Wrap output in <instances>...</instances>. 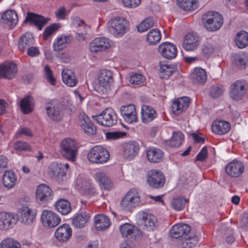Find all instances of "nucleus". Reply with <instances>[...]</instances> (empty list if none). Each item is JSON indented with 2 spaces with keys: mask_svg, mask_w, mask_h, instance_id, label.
<instances>
[{
  "mask_svg": "<svg viewBox=\"0 0 248 248\" xmlns=\"http://www.w3.org/2000/svg\"><path fill=\"white\" fill-rule=\"evenodd\" d=\"M230 96L234 100L241 99L247 90V85L244 81L237 80L230 86Z\"/></svg>",
  "mask_w": 248,
  "mask_h": 248,
  "instance_id": "nucleus-9",
  "label": "nucleus"
},
{
  "mask_svg": "<svg viewBox=\"0 0 248 248\" xmlns=\"http://www.w3.org/2000/svg\"><path fill=\"white\" fill-rule=\"evenodd\" d=\"M120 112L123 118L127 123L131 124L137 121L136 108L133 104L121 107Z\"/></svg>",
  "mask_w": 248,
  "mask_h": 248,
  "instance_id": "nucleus-17",
  "label": "nucleus"
},
{
  "mask_svg": "<svg viewBox=\"0 0 248 248\" xmlns=\"http://www.w3.org/2000/svg\"><path fill=\"white\" fill-rule=\"evenodd\" d=\"M140 197L136 189H131L122 200L120 205L122 210L130 211L140 203Z\"/></svg>",
  "mask_w": 248,
  "mask_h": 248,
  "instance_id": "nucleus-6",
  "label": "nucleus"
},
{
  "mask_svg": "<svg viewBox=\"0 0 248 248\" xmlns=\"http://www.w3.org/2000/svg\"><path fill=\"white\" fill-rule=\"evenodd\" d=\"M224 92L223 87L221 85L212 86L210 88L209 94L213 98L219 97Z\"/></svg>",
  "mask_w": 248,
  "mask_h": 248,
  "instance_id": "nucleus-56",
  "label": "nucleus"
},
{
  "mask_svg": "<svg viewBox=\"0 0 248 248\" xmlns=\"http://www.w3.org/2000/svg\"><path fill=\"white\" fill-rule=\"evenodd\" d=\"M200 42V37L196 34L188 33L184 40L183 46L186 51H193L199 46Z\"/></svg>",
  "mask_w": 248,
  "mask_h": 248,
  "instance_id": "nucleus-18",
  "label": "nucleus"
},
{
  "mask_svg": "<svg viewBox=\"0 0 248 248\" xmlns=\"http://www.w3.org/2000/svg\"><path fill=\"white\" fill-rule=\"evenodd\" d=\"M34 43V38L30 32H26L22 34L20 37L18 43V48L21 52H24Z\"/></svg>",
  "mask_w": 248,
  "mask_h": 248,
  "instance_id": "nucleus-29",
  "label": "nucleus"
},
{
  "mask_svg": "<svg viewBox=\"0 0 248 248\" xmlns=\"http://www.w3.org/2000/svg\"><path fill=\"white\" fill-rule=\"evenodd\" d=\"M92 118L99 124L106 127L112 126L117 123V116L110 108H106L99 114L92 116Z\"/></svg>",
  "mask_w": 248,
  "mask_h": 248,
  "instance_id": "nucleus-3",
  "label": "nucleus"
},
{
  "mask_svg": "<svg viewBox=\"0 0 248 248\" xmlns=\"http://www.w3.org/2000/svg\"><path fill=\"white\" fill-rule=\"evenodd\" d=\"M73 23L75 26L83 27L84 29H87L89 28L84 23L83 20L78 17H76L73 19Z\"/></svg>",
  "mask_w": 248,
  "mask_h": 248,
  "instance_id": "nucleus-64",
  "label": "nucleus"
},
{
  "mask_svg": "<svg viewBox=\"0 0 248 248\" xmlns=\"http://www.w3.org/2000/svg\"><path fill=\"white\" fill-rule=\"evenodd\" d=\"M17 71V66L13 62H5L0 65L1 78L12 79L16 76Z\"/></svg>",
  "mask_w": 248,
  "mask_h": 248,
  "instance_id": "nucleus-15",
  "label": "nucleus"
},
{
  "mask_svg": "<svg viewBox=\"0 0 248 248\" xmlns=\"http://www.w3.org/2000/svg\"><path fill=\"white\" fill-rule=\"evenodd\" d=\"M176 70V67L174 65L168 64H161L160 66V76L161 78H168L172 73Z\"/></svg>",
  "mask_w": 248,
  "mask_h": 248,
  "instance_id": "nucleus-50",
  "label": "nucleus"
},
{
  "mask_svg": "<svg viewBox=\"0 0 248 248\" xmlns=\"http://www.w3.org/2000/svg\"><path fill=\"white\" fill-rule=\"evenodd\" d=\"M190 99L188 97H183L175 100L171 106V110L175 115H179L189 106Z\"/></svg>",
  "mask_w": 248,
  "mask_h": 248,
  "instance_id": "nucleus-27",
  "label": "nucleus"
},
{
  "mask_svg": "<svg viewBox=\"0 0 248 248\" xmlns=\"http://www.w3.org/2000/svg\"><path fill=\"white\" fill-rule=\"evenodd\" d=\"M99 87L97 91L102 94H107L110 91L114 83L113 73L108 69L100 70L98 74Z\"/></svg>",
  "mask_w": 248,
  "mask_h": 248,
  "instance_id": "nucleus-2",
  "label": "nucleus"
},
{
  "mask_svg": "<svg viewBox=\"0 0 248 248\" xmlns=\"http://www.w3.org/2000/svg\"><path fill=\"white\" fill-rule=\"evenodd\" d=\"M110 46L109 40L105 37H99L94 39L89 45L91 52L96 53L106 50Z\"/></svg>",
  "mask_w": 248,
  "mask_h": 248,
  "instance_id": "nucleus-22",
  "label": "nucleus"
},
{
  "mask_svg": "<svg viewBox=\"0 0 248 248\" xmlns=\"http://www.w3.org/2000/svg\"><path fill=\"white\" fill-rule=\"evenodd\" d=\"M46 78L47 81L52 85L56 84V79L53 77L52 72L48 65H46L44 68Z\"/></svg>",
  "mask_w": 248,
  "mask_h": 248,
  "instance_id": "nucleus-59",
  "label": "nucleus"
},
{
  "mask_svg": "<svg viewBox=\"0 0 248 248\" xmlns=\"http://www.w3.org/2000/svg\"><path fill=\"white\" fill-rule=\"evenodd\" d=\"M247 60V57L243 53L235 54L233 56V61L238 68L241 69L245 68Z\"/></svg>",
  "mask_w": 248,
  "mask_h": 248,
  "instance_id": "nucleus-51",
  "label": "nucleus"
},
{
  "mask_svg": "<svg viewBox=\"0 0 248 248\" xmlns=\"http://www.w3.org/2000/svg\"><path fill=\"white\" fill-rule=\"evenodd\" d=\"M41 220L44 226L48 228L55 227L61 222V218L56 213L48 210L42 212Z\"/></svg>",
  "mask_w": 248,
  "mask_h": 248,
  "instance_id": "nucleus-14",
  "label": "nucleus"
},
{
  "mask_svg": "<svg viewBox=\"0 0 248 248\" xmlns=\"http://www.w3.org/2000/svg\"><path fill=\"white\" fill-rule=\"evenodd\" d=\"M78 145L76 141L71 138L63 140L60 145V153L61 155L69 161H74L76 159Z\"/></svg>",
  "mask_w": 248,
  "mask_h": 248,
  "instance_id": "nucleus-4",
  "label": "nucleus"
},
{
  "mask_svg": "<svg viewBox=\"0 0 248 248\" xmlns=\"http://www.w3.org/2000/svg\"><path fill=\"white\" fill-rule=\"evenodd\" d=\"M1 248H20V244L16 240L11 238H7L0 243Z\"/></svg>",
  "mask_w": 248,
  "mask_h": 248,
  "instance_id": "nucleus-53",
  "label": "nucleus"
},
{
  "mask_svg": "<svg viewBox=\"0 0 248 248\" xmlns=\"http://www.w3.org/2000/svg\"><path fill=\"white\" fill-rule=\"evenodd\" d=\"M148 160L150 162L159 163L162 160L163 153L157 148H150L146 152Z\"/></svg>",
  "mask_w": 248,
  "mask_h": 248,
  "instance_id": "nucleus-37",
  "label": "nucleus"
},
{
  "mask_svg": "<svg viewBox=\"0 0 248 248\" xmlns=\"http://www.w3.org/2000/svg\"><path fill=\"white\" fill-rule=\"evenodd\" d=\"M155 24L154 20L152 18H147L144 20L142 21L138 26L137 29L138 31L142 32L146 31L151 27H152Z\"/></svg>",
  "mask_w": 248,
  "mask_h": 248,
  "instance_id": "nucleus-54",
  "label": "nucleus"
},
{
  "mask_svg": "<svg viewBox=\"0 0 248 248\" xmlns=\"http://www.w3.org/2000/svg\"><path fill=\"white\" fill-rule=\"evenodd\" d=\"M1 23L8 25L11 28L14 27L18 22L17 13L12 10H7L1 16Z\"/></svg>",
  "mask_w": 248,
  "mask_h": 248,
  "instance_id": "nucleus-28",
  "label": "nucleus"
},
{
  "mask_svg": "<svg viewBox=\"0 0 248 248\" xmlns=\"http://www.w3.org/2000/svg\"><path fill=\"white\" fill-rule=\"evenodd\" d=\"M48 172L51 177L58 181H62L63 177L65 176L64 166L62 163L53 162L49 167Z\"/></svg>",
  "mask_w": 248,
  "mask_h": 248,
  "instance_id": "nucleus-24",
  "label": "nucleus"
},
{
  "mask_svg": "<svg viewBox=\"0 0 248 248\" xmlns=\"http://www.w3.org/2000/svg\"><path fill=\"white\" fill-rule=\"evenodd\" d=\"M208 156V153L207 148L204 147L201 151L196 156V161H204Z\"/></svg>",
  "mask_w": 248,
  "mask_h": 248,
  "instance_id": "nucleus-62",
  "label": "nucleus"
},
{
  "mask_svg": "<svg viewBox=\"0 0 248 248\" xmlns=\"http://www.w3.org/2000/svg\"><path fill=\"white\" fill-rule=\"evenodd\" d=\"M124 5L126 7L134 8L140 3V0H123Z\"/></svg>",
  "mask_w": 248,
  "mask_h": 248,
  "instance_id": "nucleus-63",
  "label": "nucleus"
},
{
  "mask_svg": "<svg viewBox=\"0 0 248 248\" xmlns=\"http://www.w3.org/2000/svg\"><path fill=\"white\" fill-rule=\"evenodd\" d=\"M161 38L160 31L157 29H152L147 34V41L150 45H155L159 42Z\"/></svg>",
  "mask_w": 248,
  "mask_h": 248,
  "instance_id": "nucleus-49",
  "label": "nucleus"
},
{
  "mask_svg": "<svg viewBox=\"0 0 248 248\" xmlns=\"http://www.w3.org/2000/svg\"><path fill=\"white\" fill-rule=\"evenodd\" d=\"M199 239L197 235H189L188 237H184L180 240L179 246L182 248H192L198 243Z\"/></svg>",
  "mask_w": 248,
  "mask_h": 248,
  "instance_id": "nucleus-42",
  "label": "nucleus"
},
{
  "mask_svg": "<svg viewBox=\"0 0 248 248\" xmlns=\"http://www.w3.org/2000/svg\"><path fill=\"white\" fill-rule=\"evenodd\" d=\"M137 217L139 225L144 229L153 230L155 228L157 220L154 216L145 212H140L138 214Z\"/></svg>",
  "mask_w": 248,
  "mask_h": 248,
  "instance_id": "nucleus-10",
  "label": "nucleus"
},
{
  "mask_svg": "<svg viewBox=\"0 0 248 248\" xmlns=\"http://www.w3.org/2000/svg\"><path fill=\"white\" fill-rule=\"evenodd\" d=\"M215 47L212 43L209 41L204 42L201 46L202 54L206 57L210 56L214 52Z\"/></svg>",
  "mask_w": 248,
  "mask_h": 248,
  "instance_id": "nucleus-55",
  "label": "nucleus"
},
{
  "mask_svg": "<svg viewBox=\"0 0 248 248\" xmlns=\"http://www.w3.org/2000/svg\"><path fill=\"white\" fill-rule=\"evenodd\" d=\"M56 209L63 215H67L71 211L70 202L65 199H60L55 204Z\"/></svg>",
  "mask_w": 248,
  "mask_h": 248,
  "instance_id": "nucleus-40",
  "label": "nucleus"
},
{
  "mask_svg": "<svg viewBox=\"0 0 248 248\" xmlns=\"http://www.w3.org/2000/svg\"><path fill=\"white\" fill-rule=\"evenodd\" d=\"M120 231L123 237L130 241L138 239L141 233L139 229L129 223H124L120 226Z\"/></svg>",
  "mask_w": 248,
  "mask_h": 248,
  "instance_id": "nucleus-11",
  "label": "nucleus"
},
{
  "mask_svg": "<svg viewBox=\"0 0 248 248\" xmlns=\"http://www.w3.org/2000/svg\"><path fill=\"white\" fill-rule=\"evenodd\" d=\"M165 177L160 170H151L148 172L147 182L152 187L159 188L163 186Z\"/></svg>",
  "mask_w": 248,
  "mask_h": 248,
  "instance_id": "nucleus-13",
  "label": "nucleus"
},
{
  "mask_svg": "<svg viewBox=\"0 0 248 248\" xmlns=\"http://www.w3.org/2000/svg\"><path fill=\"white\" fill-rule=\"evenodd\" d=\"M180 8L184 11H192L198 7L197 0H177Z\"/></svg>",
  "mask_w": 248,
  "mask_h": 248,
  "instance_id": "nucleus-47",
  "label": "nucleus"
},
{
  "mask_svg": "<svg viewBox=\"0 0 248 248\" xmlns=\"http://www.w3.org/2000/svg\"><path fill=\"white\" fill-rule=\"evenodd\" d=\"M48 117L54 121H59L62 117L60 105H56L52 107H47L46 108Z\"/></svg>",
  "mask_w": 248,
  "mask_h": 248,
  "instance_id": "nucleus-39",
  "label": "nucleus"
},
{
  "mask_svg": "<svg viewBox=\"0 0 248 248\" xmlns=\"http://www.w3.org/2000/svg\"><path fill=\"white\" fill-rule=\"evenodd\" d=\"M87 157L88 160L93 163L103 164L108 161L109 158V153L104 147L96 146L90 150Z\"/></svg>",
  "mask_w": 248,
  "mask_h": 248,
  "instance_id": "nucleus-5",
  "label": "nucleus"
},
{
  "mask_svg": "<svg viewBox=\"0 0 248 248\" xmlns=\"http://www.w3.org/2000/svg\"><path fill=\"white\" fill-rule=\"evenodd\" d=\"M20 108L24 114L31 113L33 110V98L30 96H27L20 101Z\"/></svg>",
  "mask_w": 248,
  "mask_h": 248,
  "instance_id": "nucleus-45",
  "label": "nucleus"
},
{
  "mask_svg": "<svg viewBox=\"0 0 248 248\" xmlns=\"http://www.w3.org/2000/svg\"><path fill=\"white\" fill-rule=\"evenodd\" d=\"M21 222L25 224L30 225L34 221L36 217V212L27 206H22L18 211Z\"/></svg>",
  "mask_w": 248,
  "mask_h": 248,
  "instance_id": "nucleus-20",
  "label": "nucleus"
},
{
  "mask_svg": "<svg viewBox=\"0 0 248 248\" xmlns=\"http://www.w3.org/2000/svg\"><path fill=\"white\" fill-rule=\"evenodd\" d=\"M16 221V219L13 214L6 212L0 213V229L8 230L15 225Z\"/></svg>",
  "mask_w": 248,
  "mask_h": 248,
  "instance_id": "nucleus-25",
  "label": "nucleus"
},
{
  "mask_svg": "<svg viewBox=\"0 0 248 248\" xmlns=\"http://www.w3.org/2000/svg\"><path fill=\"white\" fill-rule=\"evenodd\" d=\"M190 231V226L186 224H177L171 227L170 231V236L174 238H184L187 236Z\"/></svg>",
  "mask_w": 248,
  "mask_h": 248,
  "instance_id": "nucleus-21",
  "label": "nucleus"
},
{
  "mask_svg": "<svg viewBox=\"0 0 248 248\" xmlns=\"http://www.w3.org/2000/svg\"><path fill=\"white\" fill-rule=\"evenodd\" d=\"M124 155L131 159L137 155L140 149L139 144L135 141H130L124 144Z\"/></svg>",
  "mask_w": 248,
  "mask_h": 248,
  "instance_id": "nucleus-30",
  "label": "nucleus"
},
{
  "mask_svg": "<svg viewBox=\"0 0 248 248\" xmlns=\"http://www.w3.org/2000/svg\"><path fill=\"white\" fill-rule=\"evenodd\" d=\"M14 148L15 150L19 151H27L31 149L29 144L23 141H16L14 143Z\"/></svg>",
  "mask_w": 248,
  "mask_h": 248,
  "instance_id": "nucleus-58",
  "label": "nucleus"
},
{
  "mask_svg": "<svg viewBox=\"0 0 248 248\" xmlns=\"http://www.w3.org/2000/svg\"><path fill=\"white\" fill-rule=\"evenodd\" d=\"M53 197L52 189L45 184L40 185L36 191V200L41 205L46 206L51 202Z\"/></svg>",
  "mask_w": 248,
  "mask_h": 248,
  "instance_id": "nucleus-7",
  "label": "nucleus"
},
{
  "mask_svg": "<svg viewBox=\"0 0 248 248\" xmlns=\"http://www.w3.org/2000/svg\"><path fill=\"white\" fill-rule=\"evenodd\" d=\"M235 43L240 48H243L248 45V33L244 31L238 32L235 38Z\"/></svg>",
  "mask_w": 248,
  "mask_h": 248,
  "instance_id": "nucleus-48",
  "label": "nucleus"
},
{
  "mask_svg": "<svg viewBox=\"0 0 248 248\" xmlns=\"http://www.w3.org/2000/svg\"><path fill=\"white\" fill-rule=\"evenodd\" d=\"M202 20L204 28L209 31H215L219 30L223 23L221 15L213 11L205 13Z\"/></svg>",
  "mask_w": 248,
  "mask_h": 248,
  "instance_id": "nucleus-1",
  "label": "nucleus"
},
{
  "mask_svg": "<svg viewBox=\"0 0 248 248\" xmlns=\"http://www.w3.org/2000/svg\"><path fill=\"white\" fill-rule=\"evenodd\" d=\"M192 78L195 83L204 84L207 80L206 71L201 68H195L194 72L192 74Z\"/></svg>",
  "mask_w": 248,
  "mask_h": 248,
  "instance_id": "nucleus-43",
  "label": "nucleus"
},
{
  "mask_svg": "<svg viewBox=\"0 0 248 248\" xmlns=\"http://www.w3.org/2000/svg\"><path fill=\"white\" fill-rule=\"evenodd\" d=\"M108 28L115 36L123 35L128 30V23L124 18L117 17L109 21Z\"/></svg>",
  "mask_w": 248,
  "mask_h": 248,
  "instance_id": "nucleus-8",
  "label": "nucleus"
},
{
  "mask_svg": "<svg viewBox=\"0 0 248 248\" xmlns=\"http://www.w3.org/2000/svg\"><path fill=\"white\" fill-rule=\"evenodd\" d=\"M72 230L70 225L64 224L60 226L55 232L56 238L61 242H65L71 237Z\"/></svg>",
  "mask_w": 248,
  "mask_h": 248,
  "instance_id": "nucleus-23",
  "label": "nucleus"
},
{
  "mask_svg": "<svg viewBox=\"0 0 248 248\" xmlns=\"http://www.w3.org/2000/svg\"><path fill=\"white\" fill-rule=\"evenodd\" d=\"M158 51L164 58L171 60L176 57L177 50L175 45L170 42H165L158 46Z\"/></svg>",
  "mask_w": 248,
  "mask_h": 248,
  "instance_id": "nucleus-16",
  "label": "nucleus"
},
{
  "mask_svg": "<svg viewBox=\"0 0 248 248\" xmlns=\"http://www.w3.org/2000/svg\"><path fill=\"white\" fill-rule=\"evenodd\" d=\"M89 217V215L86 213L78 214L73 218L72 224L77 228H83L86 225Z\"/></svg>",
  "mask_w": 248,
  "mask_h": 248,
  "instance_id": "nucleus-46",
  "label": "nucleus"
},
{
  "mask_svg": "<svg viewBox=\"0 0 248 248\" xmlns=\"http://www.w3.org/2000/svg\"><path fill=\"white\" fill-rule=\"evenodd\" d=\"M188 202V200L182 197H178L172 201L171 205L174 210L180 211L185 208L186 204Z\"/></svg>",
  "mask_w": 248,
  "mask_h": 248,
  "instance_id": "nucleus-52",
  "label": "nucleus"
},
{
  "mask_svg": "<svg viewBox=\"0 0 248 248\" xmlns=\"http://www.w3.org/2000/svg\"><path fill=\"white\" fill-rule=\"evenodd\" d=\"M225 170L229 176L237 177L244 172V166L241 162L233 160L226 165Z\"/></svg>",
  "mask_w": 248,
  "mask_h": 248,
  "instance_id": "nucleus-19",
  "label": "nucleus"
},
{
  "mask_svg": "<svg viewBox=\"0 0 248 248\" xmlns=\"http://www.w3.org/2000/svg\"><path fill=\"white\" fill-rule=\"evenodd\" d=\"M231 128L230 124L223 121H216L214 122L212 125V130L217 134L222 135L228 132Z\"/></svg>",
  "mask_w": 248,
  "mask_h": 248,
  "instance_id": "nucleus-32",
  "label": "nucleus"
},
{
  "mask_svg": "<svg viewBox=\"0 0 248 248\" xmlns=\"http://www.w3.org/2000/svg\"><path fill=\"white\" fill-rule=\"evenodd\" d=\"M184 136L181 132H174L170 140H166L165 144L170 147H178L181 144Z\"/></svg>",
  "mask_w": 248,
  "mask_h": 248,
  "instance_id": "nucleus-41",
  "label": "nucleus"
},
{
  "mask_svg": "<svg viewBox=\"0 0 248 248\" xmlns=\"http://www.w3.org/2000/svg\"><path fill=\"white\" fill-rule=\"evenodd\" d=\"M79 120L80 126L85 133L88 135H93L95 133L96 127L87 115L84 113L80 114L79 116Z\"/></svg>",
  "mask_w": 248,
  "mask_h": 248,
  "instance_id": "nucleus-26",
  "label": "nucleus"
},
{
  "mask_svg": "<svg viewBox=\"0 0 248 248\" xmlns=\"http://www.w3.org/2000/svg\"><path fill=\"white\" fill-rule=\"evenodd\" d=\"M96 180L100 187L105 190H109L112 186V184L107 174L102 171H97L95 174Z\"/></svg>",
  "mask_w": 248,
  "mask_h": 248,
  "instance_id": "nucleus-34",
  "label": "nucleus"
},
{
  "mask_svg": "<svg viewBox=\"0 0 248 248\" xmlns=\"http://www.w3.org/2000/svg\"><path fill=\"white\" fill-rule=\"evenodd\" d=\"M17 178L15 172L12 170H6L2 176L4 186L8 189L13 188L16 183Z\"/></svg>",
  "mask_w": 248,
  "mask_h": 248,
  "instance_id": "nucleus-35",
  "label": "nucleus"
},
{
  "mask_svg": "<svg viewBox=\"0 0 248 248\" xmlns=\"http://www.w3.org/2000/svg\"><path fill=\"white\" fill-rule=\"evenodd\" d=\"M111 222L108 217L104 215H98L94 217V226L97 230H104L108 228Z\"/></svg>",
  "mask_w": 248,
  "mask_h": 248,
  "instance_id": "nucleus-38",
  "label": "nucleus"
},
{
  "mask_svg": "<svg viewBox=\"0 0 248 248\" xmlns=\"http://www.w3.org/2000/svg\"><path fill=\"white\" fill-rule=\"evenodd\" d=\"M144 77L140 74H135L130 77L129 82L133 85H139L143 82Z\"/></svg>",
  "mask_w": 248,
  "mask_h": 248,
  "instance_id": "nucleus-60",
  "label": "nucleus"
},
{
  "mask_svg": "<svg viewBox=\"0 0 248 248\" xmlns=\"http://www.w3.org/2000/svg\"><path fill=\"white\" fill-rule=\"evenodd\" d=\"M60 28L58 24H53L47 27L44 31V38L46 40L51 35L53 32L56 31Z\"/></svg>",
  "mask_w": 248,
  "mask_h": 248,
  "instance_id": "nucleus-57",
  "label": "nucleus"
},
{
  "mask_svg": "<svg viewBox=\"0 0 248 248\" xmlns=\"http://www.w3.org/2000/svg\"><path fill=\"white\" fill-rule=\"evenodd\" d=\"M72 40L71 36H61L57 38L53 44V50L59 51L65 47V44L69 43Z\"/></svg>",
  "mask_w": 248,
  "mask_h": 248,
  "instance_id": "nucleus-44",
  "label": "nucleus"
},
{
  "mask_svg": "<svg viewBox=\"0 0 248 248\" xmlns=\"http://www.w3.org/2000/svg\"><path fill=\"white\" fill-rule=\"evenodd\" d=\"M77 184L78 185V188L83 191L85 194L92 196L95 194V190L89 180L78 179Z\"/></svg>",
  "mask_w": 248,
  "mask_h": 248,
  "instance_id": "nucleus-36",
  "label": "nucleus"
},
{
  "mask_svg": "<svg viewBox=\"0 0 248 248\" xmlns=\"http://www.w3.org/2000/svg\"><path fill=\"white\" fill-rule=\"evenodd\" d=\"M50 20L49 18L44 17L41 15L32 12H28L24 23H29L30 25H34L39 30H41L44 25Z\"/></svg>",
  "mask_w": 248,
  "mask_h": 248,
  "instance_id": "nucleus-12",
  "label": "nucleus"
},
{
  "mask_svg": "<svg viewBox=\"0 0 248 248\" xmlns=\"http://www.w3.org/2000/svg\"><path fill=\"white\" fill-rule=\"evenodd\" d=\"M155 110L151 107L144 105L141 107V119L144 123H148L156 117Z\"/></svg>",
  "mask_w": 248,
  "mask_h": 248,
  "instance_id": "nucleus-33",
  "label": "nucleus"
},
{
  "mask_svg": "<svg viewBox=\"0 0 248 248\" xmlns=\"http://www.w3.org/2000/svg\"><path fill=\"white\" fill-rule=\"evenodd\" d=\"M63 82L68 86L74 87L78 82L74 72L71 69H63L62 72Z\"/></svg>",
  "mask_w": 248,
  "mask_h": 248,
  "instance_id": "nucleus-31",
  "label": "nucleus"
},
{
  "mask_svg": "<svg viewBox=\"0 0 248 248\" xmlns=\"http://www.w3.org/2000/svg\"><path fill=\"white\" fill-rule=\"evenodd\" d=\"M106 138L108 140H116L122 137L125 135V133L122 132L115 131V132H108L106 133Z\"/></svg>",
  "mask_w": 248,
  "mask_h": 248,
  "instance_id": "nucleus-61",
  "label": "nucleus"
}]
</instances>
